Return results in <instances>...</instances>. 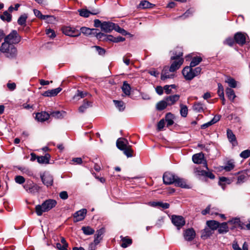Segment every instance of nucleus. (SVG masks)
I'll return each mask as SVG.
<instances>
[{
	"mask_svg": "<svg viewBox=\"0 0 250 250\" xmlns=\"http://www.w3.org/2000/svg\"><path fill=\"white\" fill-rule=\"evenodd\" d=\"M172 54L173 55L170 58V60L172 62L169 67L171 71L175 72L180 68L184 62L182 49L181 47H177L172 52Z\"/></svg>",
	"mask_w": 250,
	"mask_h": 250,
	"instance_id": "obj_1",
	"label": "nucleus"
},
{
	"mask_svg": "<svg viewBox=\"0 0 250 250\" xmlns=\"http://www.w3.org/2000/svg\"><path fill=\"white\" fill-rule=\"evenodd\" d=\"M164 183L166 185L174 184L176 186L187 188L188 186L183 179L180 178L174 174L166 172L163 177Z\"/></svg>",
	"mask_w": 250,
	"mask_h": 250,
	"instance_id": "obj_2",
	"label": "nucleus"
},
{
	"mask_svg": "<svg viewBox=\"0 0 250 250\" xmlns=\"http://www.w3.org/2000/svg\"><path fill=\"white\" fill-rule=\"evenodd\" d=\"M57 205V201L54 199H47L41 205L35 207V211L38 216H41L43 212H48L54 208Z\"/></svg>",
	"mask_w": 250,
	"mask_h": 250,
	"instance_id": "obj_3",
	"label": "nucleus"
},
{
	"mask_svg": "<svg viewBox=\"0 0 250 250\" xmlns=\"http://www.w3.org/2000/svg\"><path fill=\"white\" fill-rule=\"evenodd\" d=\"M117 147L121 150L123 151L124 153L127 157H132L133 150L131 148V146L129 145L127 139L124 138L118 139L116 142Z\"/></svg>",
	"mask_w": 250,
	"mask_h": 250,
	"instance_id": "obj_4",
	"label": "nucleus"
},
{
	"mask_svg": "<svg viewBox=\"0 0 250 250\" xmlns=\"http://www.w3.org/2000/svg\"><path fill=\"white\" fill-rule=\"evenodd\" d=\"M200 67H197L194 69L190 66H186L182 70V74L187 81H191L194 77L200 75L201 72Z\"/></svg>",
	"mask_w": 250,
	"mask_h": 250,
	"instance_id": "obj_5",
	"label": "nucleus"
},
{
	"mask_svg": "<svg viewBox=\"0 0 250 250\" xmlns=\"http://www.w3.org/2000/svg\"><path fill=\"white\" fill-rule=\"evenodd\" d=\"M0 50L5 56L8 58H15L17 54V50L13 44L6 42L2 43L0 46Z\"/></svg>",
	"mask_w": 250,
	"mask_h": 250,
	"instance_id": "obj_6",
	"label": "nucleus"
},
{
	"mask_svg": "<svg viewBox=\"0 0 250 250\" xmlns=\"http://www.w3.org/2000/svg\"><path fill=\"white\" fill-rule=\"evenodd\" d=\"M21 40V37L16 30H12L10 34L4 38V42L8 43L13 44L19 43Z\"/></svg>",
	"mask_w": 250,
	"mask_h": 250,
	"instance_id": "obj_7",
	"label": "nucleus"
},
{
	"mask_svg": "<svg viewBox=\"0 0 250 250\" xmlns=\"http://www.w3.org/2000/svg\"><path fill=\"white\" fill-rule=\"evenodd\" d=\"M23 187L28 193L33 194L38 192L40 190V187L29 180L26 182Z\"/></svg>",
	"mask_w": 250,
	"mask_h": 250,
	"instance_id": "obj_8",
	"label": "nucleus"
},
{
	"mask_svg": "<svg viewBox=\"0 0 250 250\" xmlns=\"http://www.w3.org/2000/svg\"><path fill=\"white\" fill-rule=\"evenodd\" d=\"M62 31L65 35L72 37H78L81 35V32L79 30L71 26L63 27Z\"/></svg>",
	"mask_w": 250,
	"mask_h": 250,
	"instance_id": "obj_9",
	"label": "nucleus"
},
{
	"mask_svg": "<svg viewBox=\"0 0 250 250\" xmlns=\"http://www.w3.org/2000/svg\"><path fill=\"white\" fill-rule=\"evenodd\" d=\"M171 221L178 229H180L185 225V220L182 216L173 215L171 217Z\"/></svg>",
	"mask_w": 250,
	"mask_h": 250,
	"instance_id": "obj_10",
	"label": "nucleus"
},
{
	"mask_svg": "<svg viewBox=\"0 0 250 250\" xmlns=\"http://www.w3.org/2000/svg\"><path fill=\"white\" fill-rule=\"evenodd\" d=\"M246 36L247 35L246 33L239 32L235 34L234 39L236 43L242 46L246 42Z\"/></svg>",
	"mask_w": 250,
	"mask_h": 250,
	"instance_id": "obj_11",
	"label": "nucleus"
},
{
	"mask_svg": "<svg viewBox=\"0 0 250 250\" xmlns=\"http://www.w3.org/2000/svg\"><path fill=\"white\" fill-rule=\"evenodd\" d=\"M204 154L202 153H199L194 154L192 156V161L195 164H201L203 163L205 164L206 167L208 169L207 164L206 161H205Z\"/></svg>",
	"mask_w": 250,
	"mask_h": 250,
	"instance_id": "obj_12",
	"label": "nucleus"
},
{
	"mask_svg": "<svg viewBox=\"0 0 250 250\" xmlns=\"http://www.w3.org/2000/svg\"><path fill=\"white\" fill-rule=\"evenodd\" d=\"M173 72H174L170 70V68L169 66H165L161 73V79L165 80L167 79L173 78L175 76Z\"/></svg>",
	"mask_w": 250,
	"mask_h": 250,
	"instance_id": "obj_13",
	"label": "nucleus"
},
{
	"mask_svg": "<svg viewBox=\"0 0 250 250\" xmlns=\"http://www.w3.org/2000/svg\"><path fill=\"white\" fill-rule=\"evenodd\" d=\"M41 178L43 184L46 187L51 186L53 183V178L50 174L44 173L41 175Z\"/></svg>",
	"mask_w": 250,
	"mask_h": 250,
	"instance_id": "obj_14",
	"label": "nucleus"
},
{
	"mask_svg": "<svg viewBox=\"0 0 250 250\" xmlns=\"http://www.w3.org/2000/svg\"><path fill=\"white\" fill-rule=\"evenodd\" d=\"M196 233L193 229L189 228L185 230L183 233V236L186 241H191L195 237Z\"/></svg>",
	"mask_w": 250,
	"mask_h": 250,
	"instance_id": "obj_15",
	"label": "nucleus"
},
{
	"mask_svg": "<svg viewBox=\"0 0 250 250\" xmlns=\"http://www.w3.org/2000/svg\"><path fill=\"white\" fill-rule=\"evenodd\" d=\"M87 213V210L85 208L81 209L75 213L73 215L74 221L79 222L83 220Z\"/></svg>",
	"mask_w": 250,
	"mask_h": 250,
	"instance_id": "obj_16",
	"label": "nucleus"
},
{
	"mask_svg": "<svg viewBox=\"0 0 250 250\" xmlns=\"http://www.w3.org/2000/svg\"><path fill=\"white\" fill-rule=\"evenodd\" d=\"M79 15L84 18H88L90 15H95L99 13L98 10H93L92 11H89L87 9L83 8L78 10Z\"/></svg>",
	"mask_w": 250,
	"mask_h": 250,
	"instance_id": "obj_17",
	"label": "nucleus"
},
{
	"mask_svg": "<svg viewBox=\"0 0 250 250\" xmlns=\"http://www.w3.org/2000/svg\"><path fill=\"white\" fill-rule=\"evenodd\" d=\"M115 24V23L109 21H104L102 22V30L106 33H110L111 31L114 30Z\"/></svg>",
	"mask_w": 250,
	"mask_h": 250,
	"instance_id": "obj_18",
	"label": "nucleus"
},
{
	"mask_svg": "<svg viewBox=\"0 0 250 250\" xmlns=\"http://www.w3.org/2000/svg\"><path fill=\"white\" fill-rule=\"evenodd\" d=\"M105 230L104 228H102L96 231L94 236V242L95 244H99L103 239V236Z\"/></svg>",
	"mask_w": 250,
	"mask_h": 250,
	"instance_id": "obj_19",
	"label": "nucleus"
},
{
	"mask_svg": "<svg viewBox=\"0 0 250 250\" xmlns=\"http://www.w3.org/2000/svg\"><path fill=\"white\" fill-rule=\"evenodd\" d=\"M62 89L61 87L52 89L51 90H47L44 92L42 95L45 97H54L62 91Z\"/></svg>",
	"mask_w": 250,
	"mask_h": 250,
	"instance_id": "obj_20",
	"label": "nucleus"
},
{
	"mask_svg": "<svg viewBox=\"0 0 250 250\" xmlns=\"http://www.w3.org/2000/svg\"><path fill=\"white\" fill-rule=\"evenodd\" d=\"M49 117L50 115L45 111L37 113L36 115V119L41 122L47 120Z\"/></svg>",
	"mask_w": 250,
	"mask_h": 250,
	"instance_id": "obj_21",
	"label": "nucleus"
},
{
	"mask_svg": "<svg viewBox=\"0 0 250 250\" xmlns=\"http://www.w3.org/2000/svg\"><path fill=\"white\" fill-rule=\"evenodd\" d=\"M180 97L179 95L175 94L166 97L165 98L169 106L175 104L179 100Z\"/></svg>",
	"mask_w": 250,
	"mask_h": 250,
	"instance_id": "obj_22",
	"label": "nucleus"
},
{
	"mask_svg": "<svg viewBox=\"0 0 250 250\" xmlns=\"http://www.w3.org/2000/svg\"><path fill=\"white\" fill-rule=\"evenodd\" d=\"M227 137L229 140V141L232 144V145L234 146L237 145V142L236 141V138L235 135L233 134L232 130L228 129L227 130Z\"/></svg>",
	"mask_w": 250,
	"mask_h": 250,
	"instance_id": "obj_23",
	"label": "nucleus"
},
{
	"mask_svg": "<svg viewBox=\"0 0 250 250\" xmlns=\"http://www.w3.org/2000/svg\"><path fill=\"white\" fill-rule=\"evenodd\" d=\"M50 158V154L46 153L44 156H38L37 162L40 164H48Z\"/></svg>",
	"mask_w": 250,
	"mask_h": 250,
	"instance_id": "obj_24",
	"label": "nucleus"
},
{
	"mask_svg": "<svg viewBox=\"0 0 250 250\" xmlns=\"http://www.w3.org/2000/svg\"><path fill=\"white\" fill-rule=\"evenodd\" d=\"M106 40L113 42H119L125 41V38L121 36L114 37L113 36L109 35L107 36Z\"/></svg>",
	"mask_w": 250,
	"mask_h": 250,
	"instance_id": "obj_25",
	"label": "nucleus"
},
{
	"mask_svg": "<svg viewBox=\"0 0 250 250\" xmlns=\"http://www.w3.org/2000/svg\"><path fill=\"white\" fill-rule=\"evenodd\" d=\"M229 231V228L227 223L226 222L220 224L218 228V231L219 233L222 234L226 233Z\"/></svg>",
	"mask_w": 250,
	"mask_h": 250,
	"instance_id": "obj_26",
	"label": "nucleus"
},
{
	"mask_svg": "<svg viewBox=\"0 0 250 250\" xmlns=\"http://www.w3.org/2000/svg\"><path fill=\"white\" fill-rule=\"evenodd\" d=\"M174 116L172 113H168L166 114L165 119L167 126H169L174 124Z\"/></svg>",
	"mask_w": 250,
	"mask_h": 250,
	"instance_id": "obj_27",
	"label": "nucleus"
},
{
	"mask_svg": "<svg viewBox=\"0 0 250 250\" xmlns=\"http://www.w3.org/2000/svg\"><path fill=\"white\" fill-rule=\"evenodd\" d=\"M219 223L215 220H210L207 222V225L213 231L218 229Z\"/></svg>",
	"mask_w": 250,
	"mask_h": 250,
	"instance_id": "obj_28",
	"label": "nucleus"
},
{
	"mask_svg": "<svg viewBox=\"0 0 250 250\" xmlns=\"http://www.w3.org/2000/svg\"><path fill=\"white\" fill-rule=\"evenodd\" d=\"M225 83H227L230 88H235L237 86V82L234 80V79L228 76L225 80Z\"/></svg>",
	"mask_w": 250,
	"mask_h": 250,
	"instance_id": "obj_29",
	"label": "nucleus"
},
{
	"mask_svg": "<svg viewBox=\"0 0 250 250\" xmlns=\"http://www.w3.org/2000/svg\"><path fill=\"white\" fill-rule=\"evenodd\" d=\"M81 31H80L83 34L85 35H89L93 34L94 31H97L98 29H90L86 27H82L80 29Z\"/></svg>",
	"mask_w": 250,
	"mask_h": 250,
	"instance_id": "obj_30",
	"label": "nucleus"
},
{
	"mask_svg": "<svg viewBox=\"0 0 250 250\" xmlns=\"http://www.w3.org/2000/svg\"><path fill=\"white\" fill-rule=\"evenodd\" d=\"M226 93L228 98L231 101H233L236 97L234 90L229 87H227L226 89Z\"/></svg>",
	"mask_w": 250,
	"mask_h": 250,
	"instance_id": "obj_31",
	"label": "nucleus"
},
{
	"mask_svg": "<svg viewBox=\"0 0 250 250\" xmlns=\"http://www.w3.org/2000/svg\"><path fill=\"white\" fill-rule=\"evenodd\" d=\"M213 231L208 227L206 228L202 231L201 237L207 238L212 234Z\"/></svg>",
	"mask_w": 250,
	"mask_h": 250,
	"instance_id": "obj_32",
	"label": "nucleus"
},
{
	"mask_svg": "<svg viewBox=\"0 0 250 250\" xmlns=\"http://www.w3.org/2000/svg\"><path fill=\"white\" fill-rule=\"evenodd\" d=\"M122 89L123 92L125 95L129 96L130 95L131 87L130 85L126 83V82H124L123 83V84L122 87Z\"/></svg>",
	"mask_w": 250,
	"mask_h": 250,
	"instance_id": "obj_33",
	"label": "nucleus"
},
{
	"mask_svg": "<svg viewBox=\"0 0 250 250\" xmlns=\"http://www.w3.org/2000/svg\"><path fill=\"white\" fill-rule=\"evenodd\" d=\"M193 109L196 112H201L204 111L205 109V106L203 104L198 102L194 104Z\"/></svg>",
	"mask_w": 250,
	"mask_h": 250,
	"instance_id": "obj_34",
	"label": "nucleus"
},
{
	"mask_svg": "<svg viewBox=\"0 0 250 250\" xmlns=\"http://www.w3.org/2000/svg\"><path fill=\"white\" fill-rule=\"evenodd\" d=\"M167 106H168L167 102L165 98L164 100L161 101L157 103L156 107L158 110H162L165 109Z\"/></svg>",
	"mask_w": 250,
	"mask_h": 250,
	"instance_id": "obj_35",
	"label": "nucleus"
},
{
	"mask_svg": "<svg viewBox=\"0 0 250 250\" xmlns=\"http://www.w3.org/2000/svg\"><path fill=\"white\" fill-rule=\"evenodd\" d=\"M222 168L226 171H229L234 167V162L232 160L228 161L225 166L222 167Z\"/></svg>",
	"mask_w": 250,
	"mask_h": 250,
	"instance_id": "obj_36",
	"label": "nucleus"
},
{
	"mask_svg": "<svg viewBox=\"0 0 250 250\" xmlns=\"http://www.w3.org/2000/svg\"><path fill=\"white\" fill-rule=\"evenodd\" d=\"M83 233L87 235L93 234L95 232V230L89 226H85L82 228Z\"/></svg>",
	"mask_w": 250,
	"mask_h": 250,
	"instance_id": "obj_37",
	"label": "nucleus"
},
{
	"mask_svg": "<svg viewBox=\"0 0 250 250\" xmlns=\"http://www.w3.org/2000/svg\"><path fill=\"white\" fill-rule=\"evenodd\" d=\"M113 102L116 106V107L120 111H122L124 110L125 109V103L122 101H118V100H113Z\"/></svg>",
	"mask_w": 250,
	"mask_h": 250,
	"instance_id": "obj_38",
	"label": "nucleus"
},
{
	"mask_svg": "<svg viewBox=\"0 0 250 250\" xmlns=\"http://www.w3.org/2000/svg\"><path fill=\"white\" fill-rule=\"evenodd\" d=\"M0 19L3 21L10 22L11 21V15L7 11H4L2 14L0 15Z\"/></svg>",
	"mask_w": 250,
	"mask_h": 250,
	"instance_id": "obj_39",
	"label": "nucleus"
},
{
	"mask_svg": "<svg viewBox=\"0 0 250 250\" xmlns=\"http://www.w3.org/2000/svg\"><path fill=\"white\" fill-rule=\"evenodd\" d=\"M217 93L220 98L223 100H225L224 87L222 84L220 83H218V91Z\"/></svg>",
	"mask_w": 250,
	"mask_h": 250,
	"instance_id": "obj_40",
	"label": "nucleus"
},
{
	"mask_svg": "<svg viewBox=\"0 0 250 250\" xmlns=\"http://www.w3.org/2000/svg\"><path fill=\"white\" fill-rule=\"evenodd\" d=\"M194 10L192 9H189L183 15L180 16L176 18V19L182 18L183 19H186L189 17L191 16L194 13Z\"/></svg>",
	"mask_w": 250,
	"mask_h": 250,
	"instance_id": "obj_41",
	"label": "nucleus"
},
{
	"mask_svg": "<svg viewBox=\"0 0 250 250\" xmlns=\"http://www.w3.org/2000/svg\"><path fill=\"white\" fill-rule=\"evenodd\" d=\"M131 243L132 240L131 239L126 237H124L122 239V243L121 244V246L123 248H125L129 246L130 245H131Z\"/></svg>",
	"mask_w": 250,
	"mask_h": 250,
	"instance_id": "obj_42",
	"label": "nucleus"
},
{
	"mask_svg": "<svg viewBox=\"0 0 250 250\" xmlns=\"http://www.w3.org/2000/svg\"><path fill=\"white\" fill-rule=\"evenodd\" d=\"M152 5H153L147 0H142L139 4V7L140 8L145 9L151 8Z\"/></svg>",
	"mask_w": 250,
	"mask_h": 250,
	"instance_id": "obj_43",
	"label": "nucleus"
},
{
	"mask_svg": "<svg viewBox=\"0 0 250 250\" xmlns=\"http://www.w3.org/2000/svg\"><path fill=\"white\" fill-rule=\"evenodd\" d=\"M202 59L200 57H196L192 58L190 63V66L193 67L198 65L201 61Z\"/></svg>",
	"mask_w": 250,
	"mask_h": 250,
	"instance_id": "obj_44",
	"label": "nucleus"
},
{
	"mask_svg": "<svg viewBox=\"0 0 250 250\" xmlns=\"http://www.w3.org/2000/svg\"><path fill=\"white\" fill-rule=\"evenodd\" d=\"M180 114L183 117H186L188 113V107L183 104H180Z\"/></svg>",
	"mask_w": 250,
	"mask_h": 250,
	"instance_id": "obj_45",
	"label": "nucleus"
},
{
	"mask_svg": "<svg viewBox=\"0 0 250 250\" xmlns=\"http://www.w3.org/2000/svg\"><path fill=\"white\" fill-rule=\"evenodd\" d=\"M91 105V103L89 102H84L83 104L80 106L79 108V111L81 113H83L88 107Z\"/></svg>",
	"mask_w": 250,
	"mask_h": 250,
	"instance_id": "obj_46",
	"label": "nucleus"
},
{
	"mask_svg": "<svg viewBox=\"0 0 250 250\" xmlns=\"http://www.w3.org/2000/svg\"><path fill=\"white\" fill-rule=\"evenodd\" d=\"M86 95V92L77 90V93L74 96L73 99L79 100L80 98H84Z\"/></svg>",
	"mask_w": 250,
	"mask_h": 250,
	"instance_id": "obj_47",
	"label": "nucleus"
},
{
	"mask_svg": "<svg viewBox=\"0 0 250 250\" xmlns=\"http://www.w3.org/2000/svg\"><path fill=\"white\" fill-rule=\"evenodd\" d=\"M27 18L25 14L21 15L18 20V23L20 25H25Z\"/></svg>",
	"mask_w": 250,
	"mask_h": 250,
	"instance_id": "obj_48",
	"label": "nucleus"
},
{
	"mask_svg": "<svg viewBox=\"0 0 250 250\" xmlns=\"http://www.w3.org/2000/svg\"><path fill=\"white\" fill-rule=\"evenodd\" d=\"M34 13L36 17L40 18L42 20H45L49 17L48 15H42L39 10L37 9L34 10Z\"/></svg>",
	"mask_w": 250,
	"mask_h": 250,
	"instance_id": "obj_49",
	"label": "nucleus"
},
{
	"mask_svg": "<svg viewBox=\"0 0 250 250\" xmlns=\"http://www.w3.org/2000/svg\"><path fill=\"white\" fill-rule=\"evenodd\" d=\"M116 31L122 34L123 35H126L127 32L123 28H121L117 24H115V28L114 29Z\"/></svg>",
	"mask_w": 250,
	"mask_h": 250,
	"instance_id": "obj_50",
	"label": "nucleus"
},
{
	"mask_svg": "<svg viewBox=\"0 0 250 250\" xmlns=\"http://www.w3.org/2000/svg\"><path fill=\"white\" fill-rule=\"evenodd\" d=\"M226 182L229 184V180L226 177H221L219 178V185L221 186L223 189L225 188V185L222 183Z\"/></svg>",
	"mask_w": 250,
	"mask_h": 250,
	"instance_id": "obj_51",
	"label": "nucleus"
},
{
	"mask_svg": "<svg viewBox=\"0 0 250 250\" xmlns=\"http://www.w3.org/2000/svg\"><path fill=\"white\" fill-rule=\"evenodd\" d=\"M15 181L16 183H17L19 184H22L25 182V178L23 176L18 175V176H16L15 177Z\"/></svg>",
	"mask_w": 250,
	"mask_h": 250,
	"instance_id": "obj_52",
	"label": "nucleus"
},
{
	"mask_svg": "<svg viewBox=\"0 0 250 250\" xmlns=\"http://www.w3.org/2000/svg\"><path fill=\"white\" fill-rule=\"evenodd\" d=\"M206 171L204 170H202L201 167H197L194 169V172L195 173L198 175V176H205V174H206Z\"/></svg>",
	"mask_w": 250,
	"mask_h": 250,
	"instance_id": "obj_53",
	"label": "nucleus"
},
{
	"mask_svg": "<svg viewBox=\"0 0 250 250\" xmlns=\"http://www.w3.org/2000/svg\"><path fill=\"white\" fill-rule=\"evenodd\" d=\"M235 42L234 39H232L230 37L227 38L224 41V44H227L230 46H232Z\"/></svg>",
	"mask_w": 250,
	"mask_h": 250,
	"instance_id": "obj_54",
	"label": "nucleus"
},
{
	"mask_svg": "<svg viewBox=\"0 0 250 250\" xmlns=\"http://www.w3.org/2000/svg\"><path fill=\"white\" fill-rule=\"evenodd\" d=\"M240 156L244 159H246L250 156V149L243 151L240 154Z\"/></svg>",
	"mask_w": 250,
	"mask_h": 250,
	"instance_id": "obj_55",
	"label": "nucleus"
},
{
	"mask_svg": "<svg viewBox=\"0 0 250 250\" xmlns=\"http://www.w3.org/2000/svg\"><path fill=\"white\" fill-rule=\"evenodd\" d=\"M50 115L55 118H62V114L59 111H56L51 112Z\"/></svg>",
	"mask_w": 250,
	"mask_h": 250,
	"instance_id": "obj_56",
	"label": "nucleus"
},
{
	"mask_svg": "<svg viewBox=\"0 0 250 250\" xmlns=\"http://www.w3.org/2000/svg\"><path fill=\"white\" fill-rule=\"evenodd\" d=\"M46 34L51 38H54L56 36V34L54 30L50 28L46 30Z\"/></svg>",
	"mask_w": 250,
	"mask_h": 250,
	"instance_id": "obj_57",
	"label": "nucleus"
},
{
	"mask_svg": "<svg viewBox=\"0 0 250 250\" xmlns=\"http://www.w3.org/2000/svg\"><path fill=\"white\" fill-rule=\"evenodd\" d=\"M165 122L164 119L161 120L157 124V129L158 130H161L165 126Z\"/></svg>",
	"mask_w": 250,
	"mask_h": 250,
	"instance_id": "obj_58",
	"label": "nucleus"
},
{
	"mask_svg": "<svg viewBox=\"0 0 250 250\" xmlns=\"http://www.w3.org/2000/svg\"><path fill=\"white\" fill-rule=\"evenodd\" d=\"M131 56L130 54H127L123 58L124 62L126 65H128L130 64V60L128 59Z\"/></svg>",
	"mask_w": 250,
	"mask_h": 250,
	"instance_id": "obj_59",
	"label": "nucleus"
},
{
	"mask_svg": "<svg viewBox=\"0 0 250 250\" xmlns=\"http://www.w3.org/2000/svg\"><path fill=\"white\" fill-rule=\"evenodd\" d=\"M60 197L62 200H66L68 198L67 192L65 191H62L59 194Z\"/></svg>",
	"mask_w": 250,
	"mask_h": 250,
	"instance_id": "obj_60",
	"label": "nucleus"
},
{
	"mask_svg": "<svg viewBox=\"0 0 250 250\" xmlns=\"http://www.w3.org/2000/svg\"><path fill=\"white\" fill-rule=\"evenodd\" d=\"M98 30L97 31H94V32H93L94 34H96V37H97V39L101 40L103 37L106 36V35H105L104 33H101L100 32H98Z\"/></svg>",
	"mask_w": 250,
	"mask_h": 250,
	"instance_id": "obj_61",
	"label": "nucleus"
},
{
	"mask_svg": "<svg viewBox=\"0 0 250 250\" xmlns=\"http://www.w3.org/2000/svg\"><path fill=\"white\" fill-rule=\"evenodd\" d=\"M155 90L158 95H161L163 94L164 90V87L163 88L161 86H157L155 88Z\"/></svg>",
	"mask_w": 250,
	"mask_h": 250,
	"instance_id": "obj_62",
	"label": "nucleus"
},
{
	"mask_svg": "<svg viewBox=\"0 0 250 250\" xmlns=\"http://www.w3.org/2000/svg\"><path fill=\"white\" fill-rule=\"evenodd\" d=\"M148 73L155 77H158L159 75V72L156 70L155 69H152L149 70Z\"/></svg>",
	"mask_w": 250,
	"mask_h": 250,
	"instance_id": "obj_63",
	"label": "nucleus"
},
{
	"mask_svg": "<svg viewBox=\"0 0 250 250\" xmlns=\"http://www.w3.org/2000/svg\"><path fill=\"white\" fill-rule=\"evenodd\" d=\"M94 47L96 48V51L98 52L99 55H102L104 54L105 50L103 48L98 46H94Z\"/></svg>",
	"mask_w": 250,
	"mask_h": 250,
	"instance_id": "obj_64",
	"label": "nucleus"
}]
</instances>
